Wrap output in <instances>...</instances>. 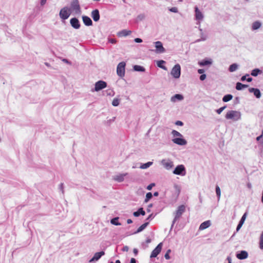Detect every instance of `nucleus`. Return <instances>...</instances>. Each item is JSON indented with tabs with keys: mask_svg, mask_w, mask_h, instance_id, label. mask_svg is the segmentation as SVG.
Instances as JSON below:
<instances>
[{
	"mask_svg": "<svg viewBox=\"0 0 263 263\" xmlns=\"http://www.w3.org/2000/svg\"><path fill=\"white\" fill-rule=\"evenodd\" d=\"M107 95L113 96L114 95V91L112 89H109L106 91Z\"/></svg>",
	"mask_w": 263,
	"mask_h": 263,
	"instance_id": "nucleus-48",
	"label": "nucleus"
},
{
	"mask_svg": "<svg viewBox=\"0 0 263 263\" xmlns=\"http://www.w3.org/2000/svg\"><path fill=\"white\" fill-rule=\"evenodd\" d=\"M71 9L76 14H80L81 13L80 6L78 0H73L71 3Z\"/></svg>",
	"mask_w": 263,
	"mask_h": 263,
	"instance_id": "nucleus-6",
	"label": "nucleus"
},
{
	"mask_svg": "<svg viewBox=\"0 0 263 263\" xmlns=\"http://www.w3.org/2000/svg\"><path fill=\"white\" fill-rule=\"evenodd\" d=\"M211 221L210 220H207L202 222L199 226V230H203L208 228H209L211 226Z\"/></svg>",
	"mask_w": 263,
	"mask_h": 263,
	"instance_id": "nucleus-24",
	"label": "nucleus"
},
{
	"mask_svg": "<svg viewBox=\"0 0 263 263\" xmlns=\"http://www.w3.org/2000/svg\"><path fill=\"white\" fill-rule=\"evenodd\" d=\"M171 12L177 13L178 12V8L177 7H172L169 9Z\"/></svg>",
	"mask_w": 263,
	"mask_h": 263,
	"instance_id": "nucleus-49",
	"label": "nucleus"
},
{
	"mask_svg": "<svg viewBox=\"0 0 263 263\" xmlns=\"http://www.w3.org/2000/svg\"><path fill=\"white\" fill-rule=\"evenodd\" d=\"M262 73V71L258 68H255L252 70L251 74L253 77H256Z\"/></svg>",
	"mask_w": 263,
	"mask_h": 263,
	"instance_id": "nucleus-31",
	"label": "nucleus"
},
{
	"mask_svg": "<svg viewBox=\"0 0 263 263\" xmlns=\"http://www.w3.org/2000/svg\"><path fill=\"white\" fill-rule=\"evenodd\" d=\"M175 124L177 125L182 126L183 125V123L181 121H177L176 122Z\"/></svg>",
	"mask_w": 263,
	"mask_h": 263,
	"instance_id": "nucleus-53",
	"label": "nucleus"
},
{
	"mask_svg": "<svg viewBox=\"0 0 263 263\" xmlns=\"http://www.w3.org/2000/svg\"><path fill=\"white\" fill-rule=\"evenodd\" d=\"M172 134L173 135L174 137H183L182 134H181L179 132H178V131L175 130H172Z\"/></svg>",
	"mask_w": 263,
	"mask_h": 263,
	"instance_id": "nucleus-43",
	"label": "nucleus"
},
{
	"mask_svg": "<svg viewBox=\"0 0 263 263\" xmlns=\"http://www.w3.org/2000/svg\"><path fill=\"white\" fill-rule=\"evenodd\" d=\"M215 190H216V196L218 198V200H219V199L220 198V196H221V191H220V189L218 185L216 186Z\"/></svg>",
	"mask_w": 263,
	"mask_h": 263,
	"instance_id": "nucleus-38",
	"label": "nucleus"
},
{
	"mask_svg": "<svg viewBox=\"0 0 263 263\" xmlns=\"http://www.w3.org/2000/svg\"><path fill=\"white\" fill-rule=\"evenodd\" d=\"M129 263H136V260L135 258H131L130 261Z\"/></svg>",
	"mask_w": 263,
	"mask_h": 263,
	"instance_id": "nucleus-62",
	"label": "nucleus"
},
{
	"mask_svg": "<svg viewBox=\"0 0 263 263\" xmlns=\"http://www.w3.org/2000/svg\"><path fill=\"white\" fill-rule=\"evenodd\" d=\"M238 68V65L236 63H234L231 65L229 68V70L230 72L235 71Z\"/></svg>",
	"mask_w": 263,
	"mask_h": 263,
	"instance_id": "nucleus-32",
	"label": "nucleus"
},
{
	"mask_svg": "<svg viewBox=\"0 0 263 263\" xmlns=\"http://www.w3.org/2000/svg\"><path fill=\"white\" fill-rule=\"evenodd\" d=\"M127 175V173L118 174L116 175H114L112 177V179L118 182H122L124 180V177Z\"/></svg>",
	"mask_w": 263,
	"mask_h": 263,
	"instance_id": "nucleus-13",
	"label": "nucleus"
},
{
	"mask_svg": "<svg viewBox=\"0 0 263 263\" xmlns=\"http://www.w3.org/2000/svg\"><path fill=\"white\" fill-rule=\"evenodd\" d=\"M183 99V97L180 94H176L171 97V101L173 102H175L177 100L181 101Z\"/></svg>",
	"mask_w": 263,
	"mask_h": 263,
	"instance_id": "nucleus-26",
	"label": "nucleus"
},
{
	"mask_svg": "<svg viewBox=\"0 0 263 263\" xmlns=\"http://www.w3.org/2000/svg\"><path fill=\"white\" fill-rule=\"evenodd\" d=\"M241 114L240 111L237 110H231L228 111L225 118L227 120H232L233 121H237L241 119Z\"/></svg>",
	"mask_w": 263,
	"mask_h": 263,
	"instance_id": "nucleus-1",
	"label": "nucleus"
},
{
	"mask_svg": "<svg viewBox=\"0 0 263 263\" xmlns=\"http://www.w3.org/2000/svg\"><path fill=\"white\" fill-rule=\"evenodd\" d=\"M59 189L62 192V194H64V183H61L59 185Z\"/></svg>",
	"mask_w": 263,
	"mask_h": 263,
	"instance_id": "nucleus-47",
	"label": "nucleus"
},
{
	"mask_svg": "<svg viewBox=\"0 0 263 263\" xmlns=\"http://www.w3.org/2000/svg\"><path fill=\"white\" fill-rule=\"evenodd\" d=\"M133 68L134 70L136 71L143 72L145 71V68L139 65H135Z\"/></svg>",
	"mask_w": 263,
	"mask_h": 263,
	"instance_id": "nucleus-35",
	"label": "nucleus"
},
{
	"mask_svg": "<svg viewBox=\"0 0 263 263\" xmlns=\"http://www.w3.org/2000/svg\"><path fill=\"white\" fill-rule=\"evenodd\" d=\"M261 26V23L258 21L253 22L252 24L251 29L254 31L259 29Z\"/></svg>",
	"mask_w": 263,
	"mask_h": 263,
	"instance_id": "nucleus-25",
	"label": "nucleus"
},
{
	"mask_svg": "<svg viewBox=\"0 0 263 263\" xmlns=\"http://www.w3.org/2000/svg\"><path fill=\"white\" fill-rule=\"evenodd\" d=\"M82 20L84 24L87 26H91L92 22L90 17L87 16H83Z\"/></svg>",
	"mask_w": 263,
	"mask_h": 263,
	"instance_id": "nucleus-20",
	"label": "nucleus"
},
{
	"mask_svg": "<svg viewBox=\"0 0 263 263\" xmlns=\"http://www.w3.org/2000/svg\"><path fill=\"white\" fill-rule=\"evenodd\" d=\"M134 41L136 43H141L142 42V40L140 38H136L135 39Z\"/></svg>",
	"mask_w": 263,
	"mask_h": 263,
	"instance_id": "nucleus-54",
	"label": "nucleus"
},
{
	"mask_svg": "<svg viewBox=\"0 0 263 263\" xmlns=\"http://www.w3.org/2000/svg\"><path fill=\"white\" fill-rule=\"evenodd\" d=\"M233 98V96L231 94H228L224 96L222 98V101L224 102H227L231 100Z\"/></svg>",
	"mask_w": 263,
	"mask_h": 263,
	"instance_id": "nucleus-34",
	"label": "nucleus"
},
{
	"mask_svg": "<svg viewBox=\"0 0 263 263\" xmlns=\"http://www.w3.org/2000/svg\"><path fill=\"white\" fill-rule=\"evenodd\" d=\"M156 50L155 52L157 53H162L165 52V49L163 47L162 43L160 41H157L155 42Z\"/></svg>",
	"mask_w": 263,
	"mask_h": 263,
	"instance_id": "nucleus-11",
	"label": "nucleus"
},
{
	"mask_svg": "<svg viewBox=\"0 0 263 263\" xmlns=\"http://www.w3.org/2000/svg\"><path fill=\"white\" fill-rule=\"evenodd\" d=\"M133 252L135 254V255H137L138 253V250L137 249H134L133 250Z\"/></svg>",
	"mask_w": 263,
	"mask_h": 263,
	"instance_id": "nucleus-61",
	"label": "nucleus"
},
{
	"mask_svg": "<svg viewBox=\"0 0 263 263\" xmlns=\"http://www.w3.org/2000/svg\"><path fill=\"white\" fill-rule=\"evenodd\" d=\"M195 19L198 22L197 24H200V22L204 18L203 13L199 9L197 6H195Z\"/></svg>",
	"mask_w": 263,
	"mask_h": 263,
	"instance_id": "nucleus-8",
	"label": "nucleus"
},
{
	"mask_svg": "<svg viewBox=\"0 0 263 263\" xmlns=\"http://www.w3.org/2000/svg\"><path fill=\"white\" fill-rule=\"evenodd\" d=\"M206 74H202L200 76V80L201 81H203L206 79Z\"/></svg>",
	"mask_w": 263,
	"mask_h": 263,
	"instance_id": "nucleus-52",
	"label": "nucleus"
},
{
	"mask_svg": "<svg viewBox=\"0 0 263 263\" xmlns=\"http://www.w3.org/2000/svg\"><path fill=\"white\" fill-rule=\"evenodd\" d=\"M171 74L175 79H178L180 78L181 74V66L179 64H176L173 67Z\"/></svg>",
	"mask_w": 263,
	"mask_h": 263,
	"instance_id": "nucleus-5",
	"label": "nucleus"
},
{
	"mask_svg": "<svg viewBox=\"0 0 263 263\" xmlns=\"http://www.w3.org/2000/svg\"><path fill=\"white\" fill-rule=\"evenodd\" d=\"M132 222H133V221L132 220V219H128L127 220V223L128 224H130V223H132Z\"/></svg>",
	"mask_w": 263,
	"mask_h": 263,
	"instance_id": "nucleus-63",
	"label": "nucleus"
},
{
	"mask_svg": "<svg viewBox=\"0 0 263 263\" xmlns=\"http://www.w3.org/2000/svg\"><path fill=\"white\" fill-rule=\"evenodd\" d=\"M204 70L203 69H199L198 70V73L199 74H203V73L204 72Z\"/></svg>",
	"mask_w": 263,
	"mask_h": 263,
	"instance_id": "nucleus-57",
	"label": "nucleus"
},
{
	"mask_svg": "<svg viewBox=\"0 0 263 263\" xmlns=\"http://www.w3.org/2000/svg\"><path fill=\"white\" fill-rule=\"evenodd\" d=\"M154 218V216L153 215V214H151L149 215V216L147 218L146 220H150L151 219H152Z\"/></svg>",
	"mask_w": 263,
	"mask_h": 263,
	"instance_id": "nucleus-58",
	"label": "nucleus"
},
{
	"mask_svg": "<svg viewBox=\"0 0 263 263\" xmlns=\"http://www.w3.org/2000/svg\"><path fill=\"white\" fill-rule=\"evenodd\" d=\"M107 87V83L105 81L100 80L97 82L95 83V86L94 89H92V91H99L103 88H105Z\"/></svg>",
	"mask_w": 263,
	"mask_h": 263,
	"instance_id": "nucleus-10",
	"label": "nucleus"
},
{
	"mask_svg": "<svg viewBox=\"0 0 263 263\" xmlns=\"http://www.w3.org/2000/svg\"><path fill=\"white\" fill-rule=\"evenodd\" d=\"M262 137V136H260V135L259 136H258V137H257L256 138V140H257V141H259L261 139V138Z\"/></svg>",
	"mask_w": 263,
	"mask_h": 263,
	"instance_id": "nucleus-64",
	"label": "nucleus"
},
{
	"mask_svg": "<svg viewBox=\"0 0 263 263\" xmlns=\"http://www.w3.org/2000/svg\"><path fill=\"white\" fill-rule=\"evenodd\" d=\"M212 64V59H204L202 61L199 62L198 64L200 66H205L207 65H210Z\"/></svg>",
	"mask_w": 263,
	"mask_h": 263,
	"instance_id": "nucleus-22",
	"label": "nucleus"
},
{
	"mask_svg": "<svg viewBox=\"0 0 263 263\" xmlns=\"http://www.w3.org/2000/svg\"><path fill=\"white\" fill-rule=\"evenodd\" d=\"M153 197L152 193L148 192L146 194V197L144 200L145 202H147Z\"/></svg>",
	"mask_w": 263,
	"mask_h": 263,
	"instance_id": "nucleus-41",
	"label": "nucleus"
},
{
	"mask_svg": "<svg viewBox=\"0 0 263 263\" xmlns=\"http://www.w3.org/2000/svg\"><path fill=\"white\" fill-rule=\"evenodd\" d=\"M153 162L152 161H149L146 163L141 164L139 167L141 169H146L148 167H150L153 164Z\"/></svg>",
	"mask_w": 263,
	"mask_h": 263,
	"instance_id": "nucleus-33",
	"label": "nucleus"
},
{
	"mask_svg": "<svg viewBox=\"0 0 263 263\" xmlns=\"http://www.w3.org/2000/svg\"><path fill=\"white\" fill-rule=\"evenodd\" d=\"M246 216H247V213H245L243 216H242L240 220L239 221V223L237 225V228H236V232H238V231L240 229V228H241L242 226L243 225L245 220H246Z\"/></svg>",
	"mask_w": 263,
	"mask_h": 263,
	"instance_id": "nucleus-21",
	"label": "nucleus"
},
{
	"mask_svg": "<svg viewBox=\"0 0 263 263\" xmlns=\"http://www.w3.org/2000/svg\"><path fill=\"white\" fill-rule=\"evenodd\" d=\"M70 14L71 9L67 6L62 8L59 13L60 18L63 20L67 19Z\"/></svg>",
	"mask_w": 263,
	"mask_h": 263,
	"instance_id": "nucleus-3",
	"label": "nucleus"
},
{
	"mask_svg": "<svg viewBox=\"0 0 263 263\" xmlns=\"http://www.w3.org/2000/svg\"><path fill=\"white\" fill-rule=\"evenodd\" d=\"M128 249H129L128 247L126 246L123 247L122 250L124 252H127L128 251Z\"/></svg>",
	"mask_w": 263,
	"mask_h": 263,
	"instance_id": "nucleus-55",
	"label": "nucleus"
},
{
	"mask_svg": "<svg viewBox=\"0 0 263 263\" xmlns=\"http://www.w3.org/2000/svg\"><path fill=\"white\" fill-rule=\"evenodd\" d=\"M47 0H41L40 4L41 6H44L46 3Z\"/></svg>",
	"mask_w": 263,
	"mask_h": 263,
	"instance_id": "nucleus-59",
	"label": "nucleus"
},
{
	"mask_svg": "<svg viewBox=\"0 0 263 263\" xmlns=\"http://www.w3.org/2000/svg\"><path fill=\"white\" fill-rule=\"evenodd\" d=\"M250 92L253 93L254 96L257 98H260L261 97V92L259 89L254 88H250L249 89Z\"/></svg>",
	"mask_w": 263,
	"mask_h": 263,
	"instance_id": "nucleus-18",
	"label": "nucleus"
},
{
	"mask_svg": "<svg viewBox=\"0 0 263 263\" xmlns=\"http://www.w3.org/2000/svg\"><path fill=\"white\" fill-rule=\"evenodd\" d=\"M145 214V212L142 208H139L137 211L133 213L134 216L135 217H138L140 215H144Z\"/></svg>",
	"mask_w": 263,
	"mask_h": 263,
	"instance_id": "nucleus-27",
	"label": "nucleus"
},
{
	"mask_svg": "<svg viewBox=\"0 0 263 263\" xmlns=\"http://www.w3.org/2000/svg\"><path fill=\"white\" fill-rule=\"evenodd\" d=\"M248 256V254L246 251H241L239 253H237L236 257L239 259H245Z\"/></svg>",
	"mask_w": 263,
	"mask_h": 263,
	"instance_id": "nucleus-19",
	"label": "nucleus"
},
{
	"mask_svg": "<svg viewBox=\"0 0 263 263\" xmlns=\"http://www.w3.org/2000/svg\"><path fill=\"white\" fill-rule=\"evenodd\" d=\"M149 222H145L143 224H142L138 229L134 233V234H137L138 233H140L142 232L143 230H144L146 227L148 225Z\"/></svg>",
	"mask_w": 263,
	"mask_h": 263,
	"instance_id": "nucleus-28",
	"label": "nucleus"
},
{
	"mask_svg": "<svg viewBox=\"0 0 263 263\" xmlns=\"http://www.w3.org/2000/svg\"><path fill=\"white\" fill-rule=\"evenodd\" d=\"M126 63L124 62L119 63L117 67V74L120 78H123L125 76V69Z\"/></svg>",
	"mask_w": 263,
	"mask_h": 263,
	"instance_id": "nucleus-4",
	"label": "nucleus"
},
{
	"mask_svg": "<svg viewBox=\"0 0 263 263\" xmlns=\"http://www.w3.org/2000/svg\"><path fill=\"white\" fill-rule=\"evenodd\" d=\"M161 164L167 170H170L174 167L173 162L169 159H162Z\"/></svg>",
	"mask_w": 263,
	"mask_h": 263,
	"instance_id": "nucleus-9",
	"label": "nucleus"
},
{
	"mask_svg": "<svg viewBox=\"0 0 263 263\" xmlns=\"http://www.w3.org/2000/svg\"><path fill=\"white\" fill-rule=\"evenodd\" d=\"M174 187L176 189V190L177 191L178 194H179L180 193V186L179 185H178L177 184H175Z\"/></svg>",
	"mask_w": 263,
	"mask_h": 263,
	"instance_id": "nucleus-51",
	"label": "nucleus"
},
{
	"mask_svg": "<svg viewBox=\"0 0 263 263\" xmlns=\"http://www.w3.org/2000/svg\"><path fill=\"white\" fill-rule=\"evenodd\" d=\"M162 248V243L160 242L152 251L150 257L154 258L157 256V255L160 253Z\"/></svg>",
	"mask_w": 263,
	"mask_h": 263,
	"instance_id": "nucleus-12",
	"label": "nucleus"
},
{
	"mask_svg": "<svg viewBox=\"0 0 263 263\" xmlns=\"http://www.w3.org/2000/svg\"><path fill=\"white\" fill-rule=\"evenodd\" d=\"M109 42L112 44H115L116 43V40L114 39H111L109 40Z\"/></svg>",
	"mask_w": 263,
	"mask_h": 263,
	"instance_id": "nucleus-60",
	"label": "nucleus"
},
{
	"mask_svg": "<svg viewBox=\"0 0 263 263\" xmlns=\"http://www.w3.org/2000/svg\"><path fill=\"white\" fill-rule=\"evenodd\" d=\"M259 248L261 250H263V231L259 238Z\"/></svg>",
	"mask_w": 263,
	"mask_h": 263,
	"instance_id": "nucleus-40",
	"label": "nucleus"
},
{
	"mask_svg": "<svg viewBox=\"0 0 263 263\" xmlns=\"http://www.w3.org/2000/svg\"><path fill=\"white\" fill-rule=\"evenodd\" d=\"M226 108V106H224L223 107H221L220 108H219V109H217L216 110V112L218 114H220L222 111Z\"/></svg>",
	"mask_w": 263,
	"mask_h": 263,
	"instance_id": "nucleus-45",
	"label": "nucleus"
},
{
	"mask_svg": "<svg viewBox=\"0 0 263 263\" xmlns=\"http://www.w3.org/2000/svg\"><path fill=\"white\" fill-rule=\"evenodd\" d=\"M155 185V184L154 183H151L150 184H149L147 187H146V189L148 190H151L152 187L153 186H154Z\"/></svg>",
	"mask_w": 263,
	"mask_h": 263,
	"instance_id": "nucleus-50",
	"label": "nucleus"
},
{
	"mask_svg": "<svg viewBox=\"0 0 263 263\" xmlns=\"http://www.w3.org/2000/svg\"><path fill=\"white\" fill-rule=\"evenodd\" d=\"M227 260H228V263H232V258L230 256H228L227 257Z\"/></svg>",
	"mask_w": 263,
	"mask_h": 263,
	"instance_id": "nucleus-56",
	"label": "nucleus"
},
{
	"mask_svg": "<svg viewBox=\"0 0 263 263\" xmlns=\"http://www.w3.org/2000/svg\"><path fill=\"white\" fill-rule=\"evenodd\" d=\"M172 141L174 143L181 146L185 145L187 143V141L182 137L174 138L172 139Z\"/></svg>",
	"mask_w": 263,
	"mask_h": 263,
	"instance_id": "nucleus-14",
	"label": "nucleus"
},
{
	"mask_svg": "<svg viewBox=\"0 0 263 263\" xmlns=\"http://www.w3.org/2000/svg\"><path fill=\"white\" fill-rule=\"evenodd\" d=\"M145 18V15L143 14H139L137 17V21H141Z\"/></svg>",
	"mask_w": 263,
	"mask_h": 263,
	"instance_id": "nucleus-44",
	"label": "nucleus"
},
{
	"mask_svg": "<svg viewBox=\"0 0 263 263\" xmlns=\"http://www.w3.org/2000/svg\"><path fill=\"white\" fill-rule=\"evenodd\" d=\"M165 63V62L164 61H163V60L158 61L157 62V66L159 67H160V68H162V69H163L164 70H166L167 69L166 67L163 65V64L164 63Z\"/></svg>",
	"mask_w": 263,
	"mask_h": 263,
	"instance_id": "nucleus-37",
	"label": "nucleus"
},
{
	"mask_svg": "<svg viewBox=\"0 0 263 263\" xmlns=\"http://www.w3.org/2000/svg\"><path fill=\"white\" fill-rule=\"evenodd\" d=\"M120 100L118 98H115L112 100V105L114 106H118L120 104Z\"/></svg>",
	"mask_w": 263,
	"mask_h": 263,
	"instance_id": "nucleus-42",
	"label": "nucleus"
},
{
	"mask_svg": "<svg viewBox=\"0 0 263 263\" xmlns=\"http://www.w3.org/2000/svg\"><path fill=\"white\" fill-rule=\"evenodd\" d=\"M70 23L71 26L76 29H78L80 27V22L78 19L76 17L71 18L70 20Z\"/></svg>",
	"mask_w": 263,
	"mask_h": 263,
	"instance_id": "nucleus-15",
	"label": "nucleus"
},
{
	"mask_svg": "<svg viewBox=\"0 0 263 263\" xmlns=\"http://www.w3.org/2000/svg\"><path fill=\"white\" fill-rule=\"evenodd\" d=\"M173 173L175 175H180L182 176H185L186 174L185 168L182 164L178 165L174 169Z\"/></svg>",
	"mask_w": 263,
	"mask_h": 263,
	"instance_id": "nucleus-7",
	"label": "nucleus"
},
{
	"mask_svg": "<svg viewBox=\"0 0 263 263\" xmlns=\"http://www.w3.org/2000/svg\"><path fill=\"white\" fill-rule=\"evenodd\" d=\"M104 254H105V253L104 251L97 252L94 254V256H93V257L90 260H89V262H91L93 261H97Z\"/></svg>",
	"mask_w": 263,
	"mask_h": 263,
	"instance_id": "nucleus-16",
	"label": "nucleus"
},
{
	"mask_svg": "<svg viewBox=\"0 0 263 263\" xmlns=\"http://www.w3.org/2000/svg\"><path fill=\"white\" fill-rule=\"evenodd\" d=\"M200 31L201 32L200 33V35H201V38L199 39H198L195 42H199L200 41H204L206 40L207 39V35L206 34H204L203 32H202V30L201 29H200Z\"/></svg>",
	"mask_w": 263,
	"mask_h": 263,
	"instance_id": "nucleus-30",
	"label": "nucleus"
},
{
	"mask_svg": "<svg viewBox=\"0 0 263 263\" xmlns=\"http://www.w3.org/2000/svg\"><path fill=\"white\" fill-rule=\"evenodd\" d=\"M131 33V31L124 29L118 32V35L119 37L126 36L130 35Z\"/></svg>",
	"mask_w": 263,
	"mask_h": 263,
	"instance_id": "nucleus-23",
	"label": "nucleus"
},
{
	"mask_svg": "<svg viewBox=\"0 0 263 263\" xmlns=\"http://www.w3.org/2000/svg\"><path fill=\"white\" fill-rule=\"evenodd\" d=\"M91 16L95 22H98L100 20V13L98 9H95L91 12Z\"/></svg>",
	"mask_w": 263,
	"mask_h": 263,
	"instance_id": "nucleus-17",
	"label": "nucleus"
},
{
	"mask_svg": "<svg viewBox=\"0 0 263 263\" xmlns=\"http://www.w3.org/2000/svg\"><path fill=\"white\" fill-rule=\"evenodd\" d=\"M248 87V85L243 84L240 82H237L236 85V89L238 90H240Z\"/></svg>",
	"mask_w": 263,
	"mask_h": 263,
	"instance_id": "nucleus-29",
	"label": "nucleus"
},
{
	"mask_svg": "<svg viewBox=\"0 0 263 263\" xmlns=\"http://www.w3.org/2000/svg\"><path fill=\"white\" fill-rule=\"evenodd\" d=\"M171 252V250H168L166 252V253H165V255H164V257L166 259H169L170 258V253Z\"/></svg>",
	"mask_w": 263,
	"mask_h": 263,
	"instance_id": "nucleus-46",
	"label": "nucleus"
},
{
	"mask_svg": "<svg viewBox=\"0 0 263 263\" xmlns=\"http://www.w3.org/2000/svg\"><path fill=\"white\" fill-rule=\"evenodd\" d=\"M185 211V206L184 205H179L176 212L174 213L175 217L173 220L172 224L171 226V229L173 228L175 223L179 220L182 214Z\"/></svg>",
	"mask_w": 263,
	"mask_h": 263,
	"instance_id": "nucleus-2",
	"label": "nucleus"
},
{
	"mask_svg": "<svg viewBox=\"0 0 263 263\" xmlns=\"http://www.w3.org/2000/svg\"><path fill=\"white\" fill-rule=\"evenodd\" d=\"M249 74H246V75L242 76L241 78V80L242 81H245L246 80L249 82H250L252 81V78H251V77H249L248 79H247V77H249Z\"/></svg>",
	"mask_w": 263,
	"mask_h": 263,
	"instance_id": "nucleus-39",
	"label": "nucleus"
},
{
	"mask_svg": "<svg viewBox=\"0 0 263 263\" xmlns=\"http://www.w3.org/2000/svg\"><path fill=\"white\" fill-rule=\"evenodd\" d=\"M119 217H115L112 218L110 220V222L112 224L115 225V226H120L121 224V223L118 222Z\"/></svg>",
	"mask_w": 263,
	"mask_h": 263,
	"instance_id": "nucleus-36",
	"label": "nucleus"
}]
</instances>
